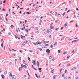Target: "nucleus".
Instances as JSON below:
<instances>
[{"instance_id": "obj_1", "label": "nucleus", "mask_w": 79, "mask_h": 79, "mask_svg": "<svg viewBox=\"0 0 79 79\" xmlns=\"http://www.w3.org/2000/svg\"><path fill=\"white\" fill-rule=\"evenodd\" d=\"M46 52H47V54L49 55L50 54V50L48 49L46 50Z\"/></svg>"}, {"instance_id": "obj_2", "label": "nucleus", "mask_w": 79, "mask_h": 79, "mask_svg": "<svg viewBox=\"0 0 79 79\" xmlns=\"http://www.w3.org/2000/svg\"><path fill=\"white\" fill-rule=\"evenodd\" d=\"M26 37V36H22V35H21V39H23V38H25Z\"/></svg>"}, {"instance_id": "obj_3", "label": "nucleus", "mask_w": 79, "mask_h": 79, "mask_svg": "<svg viewBox=\"0 0 79 79\" xmlns=\"http://www.w3.org/2000/svg\"><path fill=\"white\" fill-rule=\"evenodd\" d=\"M32 63L35 64V60H33L32 62Z\"/></svg>"}, {"instance_id": "obj_4", "label": "nucleus", "mask_w": 79, "mask_h": 79, "mask_svg": "<svg viewBox=\"0 0 79 79\" xmlns=\"http://www.w3.org/2000/svg\"><path fill=\"white\" fill-rule=\"evenodd\" d=\"M10 27L11 28V29H13L14 28V26L12 25H11L10 26Z\"/></svg>"}, {"instance_id": "obj_5", "label": "nucleus", "mask_w": 79, "mask_h": 79, "mask_svg": "<svg viewBox=\"0 0 79 79\" xmlns=\"http://www.w3.org/2000/svg\"><path fill=\"white\" fill-rule=\"evenodd\" d=\"M40 44V42H39V41H38L37 42H36V44H37V45H39V44Z\"/></svg>"}, {"instance_id": "obj_6", "label": "nucleus", "mask_w": 79, "mask_h": 79, "mask_svg": "<svg viewBox=\"0 0 79 79\" xmlns=\"http://www.w3.org/2000/svg\"><path fill=\"white\" fill-rule=\"evenodd\" d=\"M13 77L14 79H15L16 78V77L15 75H13Z\"/></svg>"}, {"instance_id": "obj_7", "label": "nucleus", "mask_w": 79, "mask_h": 79, "mask_svg": "<svg viewBox=\"0 0 79 79\" xmlns=\"http://www.w3.org/2000/svg\"><path fill=\"white\" fill-rule=\"evenodd\" d=\"M57 44V42H55V44H54V46H56V45Z\"/></svg>"}, {"instance_id": "obj_8", "label": "nucleus", "mask_w": 79, "mask_h": 79, "mask_svg": "<svg viewBox=\"0 0 79 79\" xmlns=\"http://www.w3.org/2000/svg\"><path fill=\"white\" fill-rule=\"evenodd\" d=\"M51 30L50 29H49V30H48L47 31V32H48V33H49V32H50V30Z\"/></svg>"}, {"instance_id": "obj_9", "label": "nucleus", "mask_w": 79, "mask_h": 79, "mask_svg": "<svg viewBox=\"0 0 79 79\" xmlns=\"http://www.w3.org/2000/svg\"><path fill=\"white\" fill-rule=\"evenodd\" d=\"M56 75H54L53 76V79H56Z\"/></svg>"}, {"instance_id": "obj_10", "label": "nucleus", "mask_w": 79, "mask_h": 79, "mask_svg": "<svg viewBox=\"0 0 79 79\" xmlns=\"http://www.w3.org/2000/svg\"><path fill=\"white\" fill-rule=\"evenodd\" d=\"M27 59L29 61H31V59H30V58H29V57H27Z\"/></svg>"}, {"instance_id": "obj_11", "label": "nucleus", "mask_w": 79, "mask_h": 79, "mask_svg": "<svg viewBox=\"0 0 79 79\" xmlns=\"http://www.w3.org/2000/svg\"><path fill=\"white\" fill-rule=\"evenodd\" d=\"M53 23H52L50 25V27H52V25H53Z\"/></svg>"}, {"instance_id": "obj_12", "label": "nucleus", "mask_w": 79, "mask_h": 79, "mask_svg": "<svg viewBox=\"0 0 79 79\" xmlns=\"http://www.w3.org/2000/svg\"><path fill=\"white\" fill-rule=\"evenodd\" d=\"M37 63L38 66H39V62L38 61H37Z\"/></svg>"}, {"instance_id": "obj_13", "label": "nucleus", "mask_w": 79, "mask_h": 79, "mask_svg": "<svg viewBox=\"0 0 79 79\" xmlns=\"http://www.w3.org/2000/svg\"><path fill=\"white\" fill-rule=\"evenodd\" d=\"M54 29V26H52V27L50 28V29Z\"/></svg>"}, {"instance_id": "obj_14", "label": "nucleus", "mask_w": 79, "mask_h": 79, "mask_svg": "<svg viewBox=\"0 0 79 79\" xmlns=\"http://www.w3.org/2000/svg\"><path fill=\"white\" fill-rule=\"evenodd\" d=\"M1 46L2 48H3V43H2L1 44Z\"/></svg>"}, {"instance_id": "obj_15", "label": "nucleus", "mask_w": 79, "mask_h": 79, "mask_svg": "<svg viewBox=\"0 0 79 79\" xmlns=\"http://www.w3.org/2000/svg\"><path fill=\"white\" fill-rule=\"evenodd\" d=\"M67 53V52H64V53H63V55H65V54H66Z\"/></svg>"}, {"instance_id": "obj_16", "label": "nucleus", "mask_w": 79, "mask_h": 79, "mask_svg": "<svg viewBox=\"0 0 79 79\" xmlns=\"http://www.w3.org/2000/svg\"><path fill=\"white\" fill-rule=\"evenodd\" d=\"M23 67L24 68H27V66H26L25 65H23Z\"/></svg>"}, {"instance_id": "obj_17", "label": "nucleus", "mask_w": 79, "mask_h": 79, "mask_svg": "<svg viewBox=\"0 0 79 79\" xmlns=\"http://www.w3.org/2000/svg\"><path fill=\"white\" fill-rule=\"evenodd\" d=\"M4 74L5 75H6V74H7V71H6L4 73Z\"/></svg>"}, {"instance_id": "obj_18", "label": "nucleus", "mask_w": 79, "mask_h": 79, "mask_svg": "<svg viewBox=\"0 0 79 79\" xmlns=\"http://www.w3.org/2000/svg\"><path fill=\"white\" fill-rule=\"evenodd\" d=\"M22 68L19 67V71H20V70H21V69H21Z\"/></svg>"}, {"instance_id": "obj_19", "label": "nucleus", "mask_w": 79, "mask_h": 79, "mask_svg": "<svg viewBox=\"0 0 79 79\" xmlns=\"http://www.w3.org/2000/svg\"><path fill=\"white\" fill-rule=\"evenodd\" d=\"M24 65H23V64H21V68H23V67Z\"/></svg>"}, {"instance_id": "obj_20", "label": "nucleus", "mask_w": 79, "mask_h": 79, "mask_svg": "<svg viewBox=\"0 0 79 79\" xmlns=\"http://www.w3.org/2000/svg\"><path fill=\"white\" fill-rule=\"evenodd\" d=\"M61 71H62V69H60V72L59 73V74L60 75L61 74Z\"/></svg>"}, {"instance_id": "obj_21", "label": "nucleus", "mask_w": 79, "mask_h": 79, "mask_svg": "<svg viewBox=\"0 0 79 79\" xmlns=\"http://www.w3.org/2000/svg\"><path fill=\"white\" fill-rule=\"evenodd\" d=\"M52 56H49V59H52Z\"/></svg>"}, {"instance_id": "obj_22", "label": "nucleus", "mask_w": 79, "mask_h": 79, "mask_svg": "<svg viewBox=\"0 0 79 79\" xmlns=\"http://www.w3.org/2000/svg\"><path fill=\"white\" fill-rule=\"evenodd\" d=\"M70 65H71V64H68L67 65V66H69Z\"/></svg>"}, {"instance_id": "obj_23", "label": "nucleus", "mask_w": 79, "mask_h": 79, "mask_svg": "<svg viewBox=\"0 0 79 79\" xmlns=\"http://www.w3.org/2000/svg\"><path fill=\"white\" fill-rule=\"evenodd\" d=\"M15 37L16 38V39H18V36L16 35H15Z\"/></svg>"}, {"instance_id": "obj_24", "label": "nucleus", "mask_w": 79, "mask_h": 79, "mask_svg": "<svg viewBox=\"0 0 79 79\" xmlns=\"http://www.w3.org/2000/svg\"><path fill=\"white\" fill-rule=\"evenodd\" d=\"M38 69H39L40 71H41V70L42 69V68H38Z\"/></svg>"}, {"instance_id": "obj_25", "label": "nucleus", "mask_w": 79, "mask_h": 79, "mask_svg": "<svg viewBox=\"0 0 79 79\" xmlns=\"http://www.w3.org/2000/svg\"><path fill=\"white\" fill-rule=\"evenodd\" d=\"M33 44H34V45H37V43H33Z\"/></svg>"}, {"instance_id": "obj_26", "label": "nucleus", "mask_w": 79, "mask_h": 79, "mask_svg": "<svg viewBox=\"0 0 79 79\" xmlns=\"http://www.w3.org/2000/svg\"><path fill=\"white\" fill-rule=\"evenodd\" d=\"M55 30L56 31H58V28H55Z\"/></svg>"}, {"instance_id": "obj_27", "label": "nucleus", "mask_w": 79, "mask_h": 79, "mask_svg": "<svg viewBox=\"0 0 79 79\" xmlns=\"http://www.w3.org/2000/svg\"><path fill=\"white\" fill-rule=\"evenodd\" d=\"M38 49H39V50H40V51H42V49H41V48H38Z\"/></svg>"}, {"instance_id": "obj_28", "label": "nucleus", "mask_w": 79, "mask_h": 79, "mask_svg": "<svg viewBox=\"0 0 79 79\" xmlns=\"http://www.w3.org/2000/svg\"><path fill=\"white\" fill-rule=\"evenodd\" d=\"M5 29H3L2 31H1V32H2V31H5Z\"/></svg>"}, {"instance_id": "obj_29", "label": "nucleus", "mask_w": 79, "mask_h": 79, "mask_svg": "<svg viewBox=\"0 0 79 79\" xmlns=\"http://www.w3.org/2000/svg\"><path fill=\"white\" fill-rule=\"evenodd\" d=\"M69 11H71V10H68V11L67 12V13H69Z\"/></svg>"}, {"instance_id": "obj_30", "label": "nucleus", "mask_w": 79, "mask_h": 79, "mask_svg": "<svg viewBox=\"0 0 79 79\" xmlns=\"http://www.w3.org/2000/svg\"><path fill=\"white\" fill-rule=\"evenodd\" d=\"M65 12H64V13L62 14V16H64V15H65Z\"/></svg>"}, {"instance_id": "obj_31", "label": "nucleus", "mask_w": 79, "mask_h": 79, "mask_svg": "<svg viewBox=\"0 0 79 79\" xmlns=\"http://www.w3.org/2000/svg\"><path fill=\"white\" fill-rule=\"evenodd\" d=\"M64 25L65 26V27H66V26H67V23H66Z\"/></svg>"}, {"instance_id": "obj_32", "label": "nucleus", "mask_w": 79, "mask_h": 79, "mask_svg": "<svg viewBox=\"0 0 79 79\" xmlns=\"http://www.w3.org/2000/svg\"><path fill=\"white\" fill-rule=\"evenodd\" d=\"M5 18H6V21H7V22H8V19H7L6 18V17H5Z\"/></svg>"}, {"instance_id": "obj_33", "label": "nucleus", "mask_w": 79, "mask_h": 79, "mask_svg": "<svg viewBox=\"0 0 79 79\" xmlns=\"http://www.w3.org/2000/svg\"><path fill=\"white\" fill-rule=\"evenodd\" d=\"M64 73H63L62 75V77H64Z\"/></svg>"}, {"instance_id": "obj_34", "label": "nucleus", "mask_w": 79, "mask_h": 79, "mask_svg": "<svg viewBox=\"0 0 79 79\" xmlns=\"http://www.w3.org/2000/svg\"><path fill=\"white\" fill-rule=\"evenodd\" d=\"M51 48H53V45H52V44L51 45V47H50Z\"/></svg>"}, {"instance_id": "obj_35", "label": "nucleus", "mask_w": 79, "mask_h": 79, "mask_svg": "<svg viewBox=\"0 0 79 79\" xmlns=\"http://www.w3.org/2000/svg\"><path fill=\"white\" fill-rule=\"evenodd\" d=\"M21 57H20L19 58V60H21Z\"/></svg>"}, {"instance_id": "obj_36", "label": "nucleus", "mask_w": 79, "mask_h": 79, "mask_svg": "<svg viewBox=\"0 0 79 79\" xmlns=\"http://www.w3.org/2000/svg\"><path fill=\"white\" fill-rule=\"evenodd\" d=\"M40 45H42V44L41 43H40Z\"/></svg>"}, {"instance_id": "obj_37", "label": "nucleus", "mask_w": 79, "mask_h": 79, "mask_svg": "<svg viewBox=\"0 0 79 79\" xmlns=\"http://www.w3.org/2000/svg\"><path fill=\"white\" fill-rule=\"evenodd\" d=\"M3 39H2L1 40V42H2L3 41Z\"/></svg>"}, {"instance_id": "obj_38", "label": "nucleus", "mask_w": 79, "mask_h": 79, "mask_svg": "<svg viewBox=\"0 0 79 79\" xmlns=\"http://www.w3.org/2000/svg\"><path fill=\"white\" fill-rule=\"evenodd\" d=\"M73 42H77V41L76 40H74L72 42V43H73Z\"/></svg>"}, {"instance_id": "obj_39", "label": "nucleus", "mask_w": 79, "mask_h": 79, "mask_svg": "<svg viewBox=\"0 0 79 79\" xmlns=\"http://www.w3.org/2000/svg\"><path fill=\"white\" fill-rule=\"evenodd\" d=\"M22 46H24V45H26L25 44H22Z\"/></svg>"}, {"instance_id": "obj_40", "label": "nucleus", "mask_w": 79, "mask_h": 79, "mask_svg": "<svg viewBox=\"0 0 79 79\" xmlns=\"http://www.w3.org/2000/svg\"><path fill=\"white\" fill-rule=\"evenodd\" d=\"M65 73H67V70H65Z\"/></svg>"}, {"instance_id": "obj_41", "label": "nucleus", "mask_w": 79, "mask_h": 79, "mask_svg": "<svg viewBox=\"0 0 79 79\" xmlns=\"http://www.w3.org/2000/svg\"><path fill=\"white\" fill-rule=\"evenodd\" d=\"M52 73H53V70H52L51 71Z\"/></svg>"}, {"instance_id": "obj_42", "label": "nucleus", "mask_w": 79, "mask_h": 79, "mask_svg": "<svg viewBox=\"0 0 79 79\" xmlns=\"http://www.w3.org/2000/svg\"><path fill=\"white\" fill-rule=\"evenodd\" d=\"M35 75L36 77H37V78H38V77H37V74L36 73L35 74Z\"/></svg>"}, {"instance_id": "obj_43", "label": "nucleus", "mask_w": 79, "mask_h": 79, "mask_svg": "<svg viewBox=\"0 0 79 79\" xmlns=\"http://www.w3.org/2000/svg\"><path fill=\"white\" fill-rule=\"evenodd\" d=\"M74 69H75V70L76 69V67H74Z\"/></svg>"}, {"instance_id": "obj_44", "label": "nucleus", "mask_w": 79, "mask_h": 79, "mask_svg": "<svg viewBox=\"0 0 79 79\" xmlns=\"http://www.w3.org/2000/svg\"><path fill=\"white\" fill-rule=\"evenodd\" d=\"M35 30H38V28L37 27H36L35 28Z\"/></svg>"}, {"instance_id": "obj_45", "label": "nucleus", "mask_w": 79, "mask_h": 79, "mask_svg": "<svg viewBox=\"0 0 79 79\" xmlns=\"http://www.w3.org/2000/svg\"><path fill=\"white\" fill-rule=\"evenodd\" d=\"M63 29V27H62L61 29H60V30H62V29Z\"/></svg>"}, {"instance_id": "obj_46", "label": "nucleus", "mask_w": 79, "mask_h": 79, "mask_svg": "<svg viewBox=\"0 0 79 79\" xmlns=\"http://www.w3.org/2000/svg\"><path fill=\"white\" fill-rule=\"evenodd\" d=\"M72 22H73V21L72 20L69 23H72Z\"/></svg>"}, {"instance_id": "obj_47", "label": "nucleus", "mask_w": 79, "mask_h": 79, "mask_svg": "<svg viewBox=\"0 0 79 79\" xmlns=\"http://www.w3.org/2000/svg\"><path fill=\"white\" fill-rule=\"evenodd\" d=\"M2 3H3V0H2L1 3L0 4V5H2Z\"/></svg>"}, {"instance_id": "obj_48", "label": "nucleus", "mask_w": 79, "mask_h": 79, "mask_svg": "<svg viewBox=\"0 0 79 79\" xmlns=\"http://www.w3.org/2000/svg\"><path fill=\"white\" fill-rule=\"evenodd\" d=\"M49 37L50 38H52V36L51 35H50L49 36Z\"/></svg>"}, {"instance_id": "obj_49", "label": "nucleus", "mask_w": 79, "mask_h": 79, "mask_svg": "<svg viewBox=\"0 0 79 79\" xmlns=\"http://www.w3.org/2000/svg\"><path fill=\"white\" fill-rule=\"evenodd\" d=\"M19 52H20V53H22V52H23L22 51L20 50H19Z\"/></svg>"}, {"instance_id": "obj_50", "label": "nucleus", "mask_w": 79, "mask_h": 79, "mask_svg": "<svg viewBox=\"0 0 79 79\" xmlns=\"http://www.w3.org/2000/svg\"><path fill=\"white\" fill-rule=\"evenodd\" d=\"M67 10H68V8H66L65 11H67Z\"/></svg>"}, {"instance_id": "obj_51", "label": "nucleus", "mask_w": 79, "mask_h": 79, "mask_svg": "<svg viewBox=\"0 0 79 79\" xmlns=\"http://www.w3.org/2000/svg\"><path fill=\"white\" fill-rule=\"evenodd\" d=\"M8 34L9 35H11L10 33H8Z\"/></svg>"}, {"instance_id": "obj_52", "label": "nucleus", "mask_w": 79, "mask_h": 79, "mask_svg": "<svg viewBox=\"0 0 79 79\" xmlns=\"http://www.w3.org/2000/svg\"><path fill=\"white\" fill-rule=\"evenodd\" d=\"M58 52H59V53H60V50H58Z\"/></svg>"}, {"instance_id": "obj_53", "label": "nucleus", "mask_w": 79, "mask_h": 79, "mask_svg": "<svg viewBox=\"0 0 79 79\" xmlns=\"http://www.w3.org/2000/svg\"><path fill=\"white\" fill-rule=\"evenodd\" d=\"M31 35H33V34H34V32H32L31 33Z\"/></svg>"}, {"instance_id": "obj_54", "label": "nucleus", "mask_w": 79, "mask_h": 79, "mask_svg": "<svg viewBox=\"0 0 79 79\" xmlns=\"http://www.w3.org/2000/svg\"><path fill=\"white\" fill-rule=\"evenodd\" d=\"M74 49L72 51V53H74Z\"/></svg>"}, {"instance_id": "obj_55", "label": "nucleus", "mask_w": 79, "mask_h": 79, "mask_svg": "<svg viewBox=\"0 0 79 79\" xmlns=\"http://www.w3.org/2000/svg\"><path fill=\"white\" fill-rule=\"evenodd\" d=\"M33 69H35V70H36V71H37V69H35V68H33Z\"/></svg>"}, {"instance_id": "obj_56", "label": "nucleus", "mask_w": 79, "mask_h": 79, "mask_svg": "<svg viewBox=\"0 0 79 79\" xmlns=\"http://www.w3.org/2000/svg\"><path fill=\"white\" fill-rule=\"evenodd\" d=\"M6 2V1L5 0V1H3V3H5Z\"/></svg>"}, {"instance_id": "obj_57", "label": "nucleus", "mask_w": 79, "mask_h": 79, "mask_svg": "<svg viewBox=\"0 0 79 79\" xmlns=\"http://www.w3.org/2000/svg\"><path fill=\"white\" fill-rule=\"evenodd\" d=\"M35 64H33V65H32V66L33 68H34V66H33L34 65L35 66Z\"/></svg>"}, {"instance_id": "obj_58", "label": "nucleus", "mask_w": 79, "mask_h": 79, "mask_svg": "<svg viewBox=\"0 0 79 79\" xmlns=\"http://www.w3.org/2000/svg\"><path fill=\"white\" fill-rule=\"evenodd\" d=\"M1 76H2V78H4V77H3V75H2Z\"/></svg>"}, {"instance_id": "obj_59", "label": "nucleus", "mask_w": 79, "mask_h": 79, "mask_svg": "<svg viewBox=\"0 0 79 79\" xmlns=\"http://www.w3.org/2000/svg\"><path fill=\"white\" fill-rule=\"evenodd\" d=\"M10 76H12V74H11V73H10Z\"/></svg>"}, {"instance_id": "obj_60", "label": "nucleus", "mask_w": 79, "mask_h": 79, "mask_svg": "<svg viewBox=\"0 0 79 79\" xmlns=\"http://www.w3.org/2000/svg\"><path fill=\"white\" fill-rule=\"evenodd\" d=\"M5 46H4V50H5Z\"/></svg>"}, {"instance_id": "obj_61", "label": "nucleus", "mask_w": 79, "mask_h": 79, "mask_svg": "<svg viewBox=\"0 0 79 79\" xmlns=\"http://www.w3.org/2000/svg\"><path fill=\"white\" fill-rule=\"evenodd\" d=\"M8 16V14H6V16Z\"/></svg>"}, {"instance_id": "obj_62", "label": "nucleus", "mask_w": 79, "mask_h": 79, "mask_svg": "<svg viewBox=\"0 0 79 79\" xmlns=\"http://www.w3.org/2000/svg\"><path fill=\"white\" fill-rule=\"evenodd\" d=\"M48 44H46V46H48Z\"/></svg>"}, {"instance_id": "obj_63", "label": "nucleus", "mask_w": 79, "mask_h": 79, "mask_svg": "<svg viewBox=\"0 0 79 79\" xmlns=\"http://www.w3.org/2000/svg\"><path fill=\"white\" fill-rule=\"evenodd\" d=\"M2 10H3V11H5V9H3Z\"/></svg>"}, {"instance_id": "obj_64", "label": "nucleus", "mask_w": 79, "mask_h": 79, "mask_svg": "<svg viewBox=\"0 0 79 79\" xmlns=\"http://www.w3.org/2000/svg\"><path fill=\"white\" fill-rule=\"evenodd\" d=\"M64 79H67V78L66 77H65Z\"/></svg>"}]
</instances>
